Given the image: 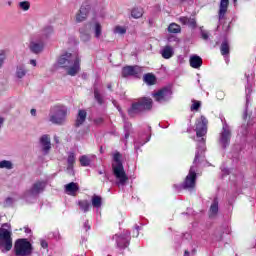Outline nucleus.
Wrapping results in <instances>:
<instances>
[{
	"label": "nucleus",
	"mask_w": 256,
	"mask_h": 256,
	"mask_svg": "<svg viewBox=\"0 0 256 256\" xmlns=\"http://www.w3.org/2000/svg\"><path fill=\"white\" fill-rule=\"evenodd\" d=\"M207 123L208 121L205 116H201L196 120V137L200 140H198L199 144L197 146L193 165L190 167L189 173L182 184V187L187 191H193V189H195L197 181V163L205 158V138L203 137L207 135Z\"/></svg>",
	"instance_id": "nucleus-1"
},
{
	"label": "nucleus",
	"mask_w": 256,
	"mask_h": 256,
	"mask_svg": "<svg viewBox=\"0 0 256 256\" xmlns=\"http://www.w3.org/2000/svg\"><path fill=\"white\" fill-rule=\"evenodd\" d=\"M57 65L65 69L68 75L75 77V75L81 71V57L77 53L71 54L66 52L60 55L57 60Z\"/></svg>",
	"instance_id": "nucleus-2"
},
{
	"label": "nucleus",
	"mask_w": 256,
	"mask_h": 256,
	"mask_svg": "<svg viewBox=\"0 0 256 256\" xmlns=\"http://www.w3.org/2000/svg\"><path fill=\"white\" fill-rule=\"evenodd\" d=\"M112 171L115 178L117 179L118 187L125 186L128 181L127 174L125 173V168H123V162H121V153L116 152L113 155Z\"/></svg>",
	"instance_id": "nucleus-3"
},
{
	"label": "nucleus",
	"mask_w": 256,
	"mask_h": 256,
	"mask_svg": "<svg viewBox=\"0 0 256 256\" xmlns=\"http://www.w3.org/2000/svg\"><path fill=\"white\" fill-rule=\"evenodd\" d=\"M13 249V230L11 224L4 223L0 227V250L2 253H8Z\"/></svg>",
	"instance_id": "nucleus-4"
},
{
	"label": "nucleus",
	"mask_w": 256,
	"mask_h": 256,
	"mask_svg": "<svg viewBox=\"0 0 256 256\" xmlns=\"http://www.w3.org/2000/svg\"><path fill=\"white\" fill-rule=\"evenodd\" d=\"M69 115V108L67 106L58 104L50 109L49 122L54 125H65Z\"/></svg>",
	"instance_id": "nucleus-5"
},
{
	"label": "nucleus",
	"mask_w": 256,
	"mask_h": 256,
	"mask_svg": "<svg viewBox=\"0 0 256 256\" xmlns=\"http://www.w3.org/2000/svg\"><path fill=\"white\" fill-rule=\"evenodd\" d=\"M153 107V100L151 98H140L137 102L132 103L131 107L128 109V115L130 117H135L143 111H147Z\"/></svg>",
	"instance_id": "nucleus-6"
},
{
	"label": "nucleus",
	"mask_w": 256,
	"mask_h": 256,
	"mask_svg": "<svg viewBox=\"0 0 256 256\" xmlns=\"http://www.w3.org/2000/svg\"><path fill=\"white\" fill-rule=\"evenodd\" d=\"M45 187H47V181L38 180L34 182L31 188L24 193V199H26V201L36 199V197H39L40 193L45 191Z\"/></svg>",
	"instance_id": "nucleus-7"
},
{
	"label": "nucleus",
	"mask_w": 256,
	"mask_h": 256,
	"mask_svg": "<svg viewBox=\"0 0 256 256\" xmlns=\"http://www.w3.org/2000/svg\"><path fill=\"white\" fill-rule=\"evenodd\" d=\"M14 249L17 256L31 255V243L27 239H18Z\"/></svg>",
	"instance_id": "nucleus-8"
},
{
	"label": "nucleus",
	"mask_w": 256,
	"mask_h": 256,
	"mask_svg": "<svg viewBox=\"0 0 256 256\" xmlns=\"http://www.w3.org/2000/svg\"><path fill=\"white\" fill-rule=\"evenodd\" d=\"M231 143V128L227 124V122H223L222 131L219 136V145H221L222 149H227Z\"/></svg>",
	"instance_id": "nucleus-9"
},
{
	"label": "nucleus",
	"mask_w": 256,
	"mask_h": 256,
	"mask_svg": "<svg viewBox=\"0 0 256 256\" xmlns=\"http://www.w3.org/2000/svg\"><path fill=\"white\" fill-rule=\"evenodd\" d=\"M91 12V1L86 0L82 3L78 13L75 16L76 23H83V21H87V17H89V13Z\"/></svg>",
	"instance_id": "nucleus-10"
},
{
	"label": "nucleus",
	"mask_w": 256,
	"mask_h": 256,
	"mask_svg": "<svg viewBox=\"0 0 256 256\" xmlns=\"http://www.w3.org/2000/svg\"><path fill=\"white\" fill-rule=\"evenodd\" d=\"M113 239L116 241L118 249H125L129 247V241H131V233L126 230L123 232V234H115Z\"/></svg>",
	"instance_id": "nucleus-11"
},
{
	"label": "nucleus",
	"mask_w": 256,
	"mask_h": 256,
	"mask_svg": "<svg viewBox=\"0 0 256 256\" xmlns=\"http://www.w3.org/2000/svg\"><path fill=\"white\" fill-rule=\"evenodd\" d=\"M171 95H173L171 88H162L156 93H153L152 97L157 103H167L171 99Z\"/></svg>",
	"instance_id": "nucleus-12"
},
{
	"label": "nucleus",
	"mask_w": 256,
	"mask_h": 256,
	"mask_svg": "<svg viewBox=\"0 0 256 256\" xmlns=\"http://www.w3.org/2000/svg\"><path fill=\"white\" fill-rule=\"evenodd\" d=\"M143 68L140 66H126L122 69V77H141Z\"/></svg>",
	"instance_id": "nucleus-13"
},
{
	"label": "nucleus",
	"mask_w": 256,
	"mask_h": 256,
	"mask_svg": "<svg viewBox=\"0 0 256 256\" xmlns=\"http://www.w3.org/2000/svg\"><path fill=\"white\" fill-rule=\"evenodd\" d=\"M29 49L32 53H35V55H38V53H41L43 51V49H45L44 40H41V38H38V36H35L30 41Z\"/></svg>",
	"instance_id": "nucleus-14"
},
{
	"label": "nucleus",
	"mask_w": 256,
	"mask_h": 256,
	"mask_svg": "<svg viewBox=\"0 0 256 256\" xmlns=\"http://www.w3.org/2000/svg\"><path fill=\"white\" fill-rule=\"evenodd\" d=\"M28 73L29 70H27V66H25V64H18L14 71V79L16 81H23V79L27 77Z\"/></svg>",
	"instance_id": "nucleus-15"
},
{
	"label": "nucleus",
	"mask_w": 256,
	"mask_h": 256,
	"mask_svg": "<svg viewBox=\"0 0 256 256\" xmlns=\"http://www.w3.org/2000/svg\"><path fill=\"white\" fill-rule=\"evenodd\" d=\"M53 35V27L46 26L44 27L38 34H36V37L40 38L42 41L46 42L49 37Z\"/></svg>",
	"instance_id": "nucleus-16"
},
{
	"label": "nucleus",
	"mask_w": 256,
	"mask_h": 256,
	"mask_svg": "<svg viewBox=\"0 0 256 256\" xmlns=\"http://www.w3.org/2000/svg\"><path fill=\"white\" fill-rule=\"evenodd\" d=\"M40 143L42 145V151L44 152V155H47L49 151H51V138H49V135H43L40 138Z\"/></svg>",
	"instance_id": "nucleus-17"
},
{
	"label": "nucleus",
	"mask_w": 256,
	"mask_h": 256,
	"mask_svg": "<svg viewBox=\"0 0 256 256\" xmlns=\"http://www.w3.org/2000/svg\"><path fill=\"white\" fill-rule=\"evenodd\" d=\"M227 9H229V0H221L218 12L219 21H223V19H225Z\"/></svg>",
	"instance_id": "nucleus-18"
},
{
	"label": "nucleus",
	"mask_w": 256,
	"mask_h": 256,
	"mask_svg": "<svg viewBox=\"0 0 256 256\" xmlns=\"http://www.w3.org/2000/svg\"><path fill=\"white\" fill-rule=\"evenodd\" d=\"M89 27H91V24H86L82 28L79 29L80 39L84 43H87V41H91V34L87 30V29H89Z\"/></svg>",
	"instance_id": "nucleus-19"
},
{
	"label": "nucleus",
	"mask_w": 256,
	"mask_h": 256,
	"mask_svg": "<svg viewBox=\"0 0 256 256\" xmlns=\"http://www.w3.org/2000/svg\"><path fill=\"white\" fill-rule=\"evenodd\" d=\"M189 63L192 69H200L201 65H203V59L201 58V56L194 54L190 56Z\"/></svg>",
	"instance_id": "nucleus-20"
},
{
	"label": "nucleus",
	"mask_w": 256,
	"mask_h": 256,
	"mask_svg": "<svg viewBox=\"0 0 256 256\" xmlns=\"http://www.w3.org/2000/svg\"><path fill=\"white\" fill-rule=\"evenodd\" d=\"M64 189L67 195H72L73 197H75V195H77V192L79 191V184L71 182L69 184H66Z\"/></svg>",
	"instance_id": "nucleus-21"
},
{
	"label": "nucleus",
	"mask_w": 256,
	"mask_h": 256,
	"mask_svg": "<svg viewBox=\"0 0 256 256\" xmlns=\"http://www.w3.org/2000/svg\"><path fill=\"white\" fill-rule=\"evenodd\" d=\"M96 156L94 154L82 155L79 158L80 165L82 167H89L92 161H95Z\"/></svg>",
	"instance_id": "nucleus-22"
},
{
	"label": "nucleus",
	"mask_w": 256,
	"mask_h": 256,
	"mask_svg": "<svg viewBox=\"0 0 256 256\" xmlns=\"http://www.w3.org/2000/svg\"><path fill=\"white\" fill-rule=\"evenodd\" d=\"M179 21L182 25H187L188 27H191V29H195V27H197V21L195 20V18L182 16L179 18Z\"/></svg>",
	"instance_id": "nucleus-23"
},
{
	"label": "nucleus",
	"mask_w": 256,
	"mask_h": 256,
	"mask_svg": "<svg viewBox=\"0 0 256 256\" xmlns=\"http://www.w3.org/2000/svg\"><path fill=\"white\" fill-rule=\"evenodd\" d=\"M91 23H94L93 31H94V37L96 39H101V35H103V27L101 26V23L97 20H92Z\"/></svg>",
	"instance_id": "nucleus-24"
},
{
	"label": "nucleus",
	"mask_w": 256,
	"mask_h": 256,
	"mask_svg": "<svg viewBox=\"0 0 256 256\" xmlns=\"http://www.w3.org/2000/svg\"><path fill=\"white\" fill-rule=\"evenodd\" d=\"M160 53L163 57V59H171V57H173V55H175V51L173 50V47L167 45L164 46L161 50Z\"/></svg>",
	"instance_id": "nucleus-25"
},
{
	"label": "nucleus",
	"mask_w": 256,
	"mask_h": 256,
	"mask_svg": "<svg viewBox=\"0 0 256 256\" xmlns=\"http://www.w3.org/2000/svg\"><path fill=\"white\" fill-rule=\"evenodd\" d=\"M86 119H87V111L79 110L76 118V122H75V127H81V125L85 123Z\"/></svg>",
	"instance_id": "nucleus-26"
},
{
	"label": "nucleus",
	"mask_w": 256,
	"mask_h": 256,
	"mask_svg": "<svg viewBox=\"0 0 256 256\" xmlns=\"http://www.w3.org/2000/svg\"><path fill=\"white\" fill-rule=\"evenodd\" d=\"M245 77L247 79V85H246V105H249V100L251 99V80L253 79V75L249 76V74H245Z\"/></svg>",
	"instance_id": "nucleus-27"
},
{
	"label": "nucleus",
	"mask_w": 256,
	"mask_h": 256,
	"mask_svg": "<svg viewBox=\"0 0 256 256\" xmlns=\"http://www.w3.org/2000/svg\"><path fill=\"white\" fill-rule=\"evenodd\" d=\"M217 213H219V201L214 199L209 210V217H217Z\"/></svg>",
	"instance_id": "nucleus-28"
},
{
	"label": "nucleus",
	"mask_w": 256,
	"mask_h": 256,
	"mask_svg": "<svg viewBox=\"0 0 256 256\" xmlns=\"http://www.w3.org/2000/svg\"><path fill=\"white\" fill-rule=\"evenodd\" d=\"M124 138L123 142L127 144V139H129V136L131 133H133V129L131 128V124L128 121H124Z\"/></svg>",
	"instance_id": "nucleus-29"
},
{
	"label": "nucleus",
	"mask_w": 256,
	"mask_h": 256,
	"mask_svg": "<svg viewBox=\"0 0 256 256\" xmlns=\"http://www.w3.org/2000/svg\"><path fill=\"white\" fill-rule=\"evenodd\" d=\"M92 207H94L95 209H100L101 205H103V198H101V196L99 195H93L92 199Z\"/></svg>",
	"instance_id": "nucleus-30"
},
{
	"label": "nucleus",
	"mask_w": 256,
	"mask_h": 256,
	"mask_svg": "<svg viewBox=\"0 0 256 256\" xmlns=\"http://www.w3.org/2000/svg\"><path fill=\"white\" fill-rule=\"evenodd\" d=\"M77 205L83 211V213L89 212V209L91 207V203H89V200H80L78 201Z\"/></svg>",
	"instance_id": "nucleus-31"
},
{
	"label": "nucleus",
	"mask_w": 256,
	"mask_h": 256,
	"mask_svg": "<svg viewBox=\"0 0 256 256\" xmlns=\"http://www.w3.org/2000/svg\"><path fill=\"white\" fill-rule=\"evenodd\" d=\"M143 81L147 85H155V81H156L155 75L151 73L145 74L143 77Z\"/></svg>",
	"instance_id": "nucleus-32"
},
{
	"label": "nucleus",
	"mask_w": 256,
	"mask_h": 256,
	"mask_svg": "<svg viewBox=\"0 0 256 256\" xmlns=\"http://www.w3.org/2000/svg\"><path fill=\"white\" fill-rule=\"evenodd\" d=\"M221 55H229V41L224 40L220 46Z\"/></svg>",
	"instance_id": "nucleus-33"
},
{
	"label": "nucleus",
	"mask_w": 256,
	"mask_h": 256,
	"mask_svg": "<svg viewBox=\"0 0 256 256\" xmlns=\"http://www.w3.org/2000/svg\"><path fill=\"white\" fill-rule=\"evenodd\" d=\"M131 16L133 19H141L143 17V8H134L131 11Z\"/></svg>",
	"instance_id": "nucleus-34"
},
{
	"label": "nucleus",
	"mask_w": 256,
	"mask_h": 256,
	"mask_svg": "<svg viewBox=\"0 0 256 256\" xmlns=\"http://www.w3.org/2000/svg\"><path fill=\"white\" fill-rule=\"evenodd\" d=\"M168 31L169 33H181V26H179V24L176 23H171L168 26Z\"/></svg>",
	"instance_id": "nucleus-35"
},
{
	"label": "nucleus",
	"mask_w": 256,
	"mask_h": 256,
	"mask_svg": "<svg viewBox=\"0 0 256 256\" xmlns=\"http://www.w3.org/2000/svg\"><path fill=\"white\" fill-rule=\"evenodd\" d=\"M150 139H151V135L147 136L146 140L143 141V142H141V141H139V140L135 141V142H134L135 150H136V151H139V149H140L141 147H143V145H145V143H149Z\"/></svg>",
	"instance_id": "nucleus-36"
},
{
	"label": "nucleus",
	"mask_w": 256,
	"mask_h": 256,
	"mask_svg": "<svg viewBox=\"0 0 256 256\" xmlns=\"http://www.w3.org/2000/svg\"><path fill=\"white\" fill-rule=\"evenodd\" d=\"M0 169H13V163L9 160L0 161Z\"/></svg>",
	"instance_id": "nucleus-37"
},
{
	"label": "nucleus",
	"mask_w": 256,
	"mask_h": 256,
	"mask_svg": "<svg viewBox=\"0 0 256 256\" xmlns=\"http://www.w3.org/2000/svg\"><path fill=\"white\" fill-rule=\"evenodd\" d=\"M68 169H73V165L75 163V153L70 152L67 159Z\"/></svg>",
	"instance_id": "nucleus-38"
},
{
	"label": "nucleus",
	"mask_w": 256,
	"mask_h": 256,
	"mask_svg": "<svg viewBox=\"0 0 256 256\" xmlns=\"http://www.w3.org/2000/svg\"><path fill=\"white\" fill-rule=\"evenodd\" d=\"M94 97L99 105H103V96H101V93H99V89L97 88L94 89Z\"/></svg>",
	"instance_id": "nucleus-39"
},
{
	"label": "nucleus",
	"mask_w": 256,
	"mask_h": 256,
	"mask_svg": "<svg viewBox=\"0 0 256 256\" xmlns=\"http://www.w3.org/2000/svg\"><path fill=\"white\" fill-rule=\"evenodd\" d=\"M19 7L22 9V11H29L31 8V3H29V1H23L19 3Z\"/></svg>",
	"instance_id": "nucleus-40"
},
{
	"label": "nucleus",
	"mask_w": 256,
	"mask_h": 256,
	"mask_svg": "<svg viewBox=\"0 0 256 256\" xmlns=\"http://www.w3.org/2000/svg\"><path fill=\"white\" fill-rule=\"evenodd\" d=\"M114 33H116L117 35H125L127 33V29L122 26H116L114 28Z\"/></svg>",
	"instance_id": "nucleus-41"
},
{
	"label": "nucleus",
	"mask_w": 256,
	"mask_h": 256,
	"mask_svg": "<svg viewBox=\"0 0 256 256\" xmlns=\"http://www.w3.org/2000/svg\"><path fill=\"white\" fill-rule=\"evenodd\" d=\"M199 107H201V102L194 100L191 105V111H199Z\"/></svg>",
	"instance_id": "nucleus-42"
},
{
	"label": "nucleus",
	"mask_w": 256,
	"mask_h": 256,
	"mask_svg": "<svg viewBox=\"0 0 256 256\" xmlns=\"http://www.w3.org/2000/svg\"><path fill=\"white\" fill-rule=\"evenodd\" d=\"M222 176L229 175V168L225 167V165L221 166Z\"/></svg>",
	"instance_id": "nucleus-43"
},
{
	"label": "nucleus",
	"mask_w": 256,
	"mask_h": 256,
	"mask_svg": "<svg viewBox=\"0 0 256 256\" xmlns=\"http://www.w3.org/2000/svg\"><path fill=\"white\" fill-rule=\"evenodd\" d=\"M201 37L204 41H207V39H209V33L205 30H201Z\"/></svg>",
	"instance_id": "nucleus-44"
},
{
	"label": "nucleus",
	"mask_w": 256,
	"mask_h": 256,
	"mask_svg": "<svg viewBox=\"0 0 256 256\" xmlns=\"http://www.w3.org/2000/svg\"><path fill=\"white\" fill-rule=\"evenodd\" d=\"M14 202H15V200L13 198H7L5 200V205H6V207H11V205H13Z\"/></svg>",
	"instance_id": "nucleus-45"
},
{
	"label": "nucleus",
	"mask_w": 256,
	"mask_h": 256,
	"mask_svg": "<svg viewBox=\"0 0 256 256\" xmlns=\"http://www.w3.org/2000/svg\"><path fill=\"white\" fill-rule=\"evenodd\" d=\"M112 103H113L114 107H116V109L119 111L120 115L122 117H124L123 116V111L121 110V107L117 105V101L113 100Z\"/></svg>",
	"instance_id": "nucleus-46"
},
{
	"label": "nucleus",
	"mask_w": 256,
	"mask_h": 256,
	"mask_svg": "<svg viewBox=\"0 0 256 256\" xmlns=\"http://www.w3.org/2000/svg\"><path fill=\"white\" fill-rule=\"evenodd\" d=\"M52 237H53V239H55L56 241H59V239H61V234H59V232L56 231V232H53V233H52Z\"/></svg>",
	"instance_id": "nucleus-47"
},
{
	"label": "nucleus",
	"mask_w": 256,
	"mask_h": 256,
	"mask_svg": "<svg viewBox=\"0 0 256 256\" xmlns=\"http://www.w3.org/2000/svg\"><path fill=\"white\" fill-rule=\"evenodd\" d=\"M133 237H139V226H136L135 230L133 231Z\"/></svg>",
	"instance_id": "nucleus-48"
},
{
	"label": "nucleus",
	"mask_w": 256,
	"mask_h": 256,
	"mask_svg": "<svg viewBox=\"0 0 256 256\" xmlns=\"http://www.w3.org/2000/svg\"><path fill=\"white\" fill-rule=\"evenodd\" d=\"M4 61H5V55L4 54H0V67L3 66Z\"/></svg>",
	"instance_id": "nucleus-49"
},
{
	"label": "nucleus",
	"mask_w": 256,
	"mask_h": 256,
	"mask_svg": "<svg viewBox=\"0 0 256 256\" xmlns=\"http://www.w3.org/2000/svg\"><path fill=\"white\" fill-rule=\"evenodd\" d=\"M29 63H30V65H32V67H37V60L31 59V60L29 61Z\"/></svg>",
	"instance_id": "nucleus-50"
},
{
	"label": "nucleus",
	"mask_w": 256,
	"mask_h": 256,
	"mask_svg": "<svg viewBox=\"0 0 256 256\" xmlns=\"http://www.w3.org/2000/svg\"><path fill=\"white\" fill-rule=\"evenodd\" d=\"M94 122L96 123V125H101V123H103V118H97L94 120Z\"/></svg>",
	"instance_id": "nucleus-51"
},
{
	"label": "nucleus",
	"mask_w": 256,
	"mask_h": 256,
	"mask_svg": "<svg viewBox=\"0 0 256 256\" xmlns=\"http://www.w3.org/2000/svg\"><path fill=\"white\" fill-rule=\"evenodd\" d=\"M84 229H86V231H89V229H91V226H89V221H86L84 223Z\"/></svg>",
	"instance_id": "nucleus-52"
},
{
	"label": "nucleus",
	"mask_w": 256,
	"mask_h": 256,
	"mask_svg": "<svg viewBox=\"0 0 256 256\" xmlns=\"http://www.w3.org/2000/svg\"><path fill=\"white\" fill-rule=\"evenodd\" d=\"M41 246L43 247V249H47V247H48L49 245L47 244L46 241H42V242H41Z\"/></svg>",
	"instance_id": "nucleus-53"
},
{
	"label": "nucleus",
	"mask_w": 256,
	"mask_h": 256,
	"mask_svg": "<svg viewBox=\"0 0 256 256\" xmlns=\"http://www.w3.org/2000/svg\"><path fill=\"white\" fill-rule=\"evenodd\" d=\"M30 113L33 117H35V115H37V110L36 109H31Z\"/></svg>",
	"instance_id": "nucleus-54"
},
{
	"label": "nucleus",
	"mask_w": 256,
	"mask_h": 256,
	"mask_svg": "<svg viewBox=\"0 0 256 256\" xmlns=\"http://www.w3.org/2000/svg\"><path fill=\"white\" fill-rule=\"evenodd\" d=\"M5 122V119L0 116V129L3 127V123Z\"/></svg>",
	"instance_id": "nucleus-55"
},
{
	"label": "nucleus",
	"mask_w": 256,
	"mask_h": 256,
	"mask_svg": "<svg viewBox=\"0 0 256 256\" xmlns=\"http://www.w3.org/2000/svg\"><path fill=\"white\" fill-rule=\"evenodd\" d=\"M103 181H109V176H107V174H104V180Z\"/></svg>",
	"instance_id": "nucleus-56"
},
{
	"label": "nucleus",
	"mask_w": 256,
	"mask_h": 256,
	"mask_svg": "<svg viewBox=\"0 0 256 256\" xmlns=\"http://www.w3.org/2000/svg\"><path fill=\"white\" fill-rule=\"evenodd\" d=\"M54 141H55V143H59V137H54Z\"/></svg>",
	"instance_id": "nucleus-57"
},
{
	"label": "nucleus",
	"mask_w": 256,
	"mask_h": 256,
	"mask_svg": "<svg viewBox=\"0 0 256 256\" xmlns=\"http://www.w3.org/2000/svg\"><path fill=\"white\" fill-rule=\"evenodd\" d=\"M25 233H31V229L26 228V229H25Z\"/></svg>",
	"instance_id": "nucleus-58"
},
{
	"label": "nucleus",
	"mask_w": 256,
	"mask_h": 256,
	"mask_svg": "<svg viewBox=\"0 0 256 256\" xmlns=\"http://www.w3.org/2000/svg\"><path fill=\"white\" fill-rule=\"evenodd\" d=\"M112 85L111 84H108L107 85V89H111Z\"/></svg>",
	"instance_id": "nucleus-59"
},
{
	"label": "nucleus",
	"mask_w": 256,
	"mask_h": 256,
	"mask_svg": "<svg viewBox=\"0 0 256 256\" xmlns=\"http://www.w3.org/2000/svg\"><path fill=\"white\" fill-rule=\"evenodd\" d=\"M98 173H99V175H103V171H99Z\"/></svg>",
	"instance_id": "nucleus-60"
},
{
	"label": "nucleus",
	"mask_w": 256,
	"mask_h": 256,
	"mask_svg": "<svg viewBox=\"0 0 256 256\" xmlns=\"http://www.w3.org/2000/svg\"><path fill=\"white\" fill-rule=\"evenodd\" d=\"M234 3H237V0H233Z\"/></svg>",
	"instance_id": "nucleus-61"
}]
</instances>
